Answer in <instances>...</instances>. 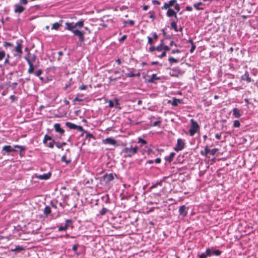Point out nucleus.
Masks as SVG:
<instances>
[{
    "label": "nucleus",
    "instance_id": "1",
    "mask_svg": "<svg viewBox=\"0 0 258 258\" xmlns=\"http://www.w3.org/2000/svg\"><path fill=\"white\" fill-rule=\"evenodd\" d=\"M190 122V127L188 133L190 136L193 137L196 133L199 132L200 125L194 119H191Z\"/></svg>",
    "mask_w": 258,
    "mask_h": 258
},
{
    "label": "nucleus",
    "instance_id": "2",
    "mask_svg": "<svg viewBox=\"0 0 258 258\" xmlns=\"http://www.w3.org/2000/svg\"><path fill=\"white\" fill-rule=\"evenodd\" d=\"M221 251L218 249H214L212 248H207L206 252L202 254L200 258H205L207 256H211L212 255L219 256Z\"/></svg>",
    "mask_w": 258,
    "mask_h": 258
},
{
    "label": "nucleus",
    "instance_id": "3",
    "mask_svg": "<svg viewBox=\"0 0 258 258\" xmlns=\"http://www.w3.org/2000/svg\"><path fill=\"white\" fill-rule=\"evenodd\" d=\"M138 147L135 146V147H125L122 150V153L124 154V157H131L135 154L138 150Z\"/></svg>",
    "mask_w": 258,
    "mask_h": 258
},
{
    "label": "nucleus",
    "instance_id": "4",
    "mask_svg": "<svg viewBox=\"0 0 258 258\" xmlns=\"http://www.w3.org/2000/svg\"><path fill=\"white\" fill-rule=\"evenodd\" d=\"M15 148H19L20 149L21 151H23L25 149L24 147L19 145L14 146V148L12 147L11 146L7 145L3 147L2 151H5L6 153L14 152L16 151Z\"/></svg>",
    "mask_w": 258,
    "mask_h": 258
},
{
    "label": "nucleus",
    "instance_id": "5",
    "mask_svg": "<svg viewBox=\"0 0 258 258\" xmlns=\"http://www.w3.org/2000/svg\"><path fill=\"white\" fill-rule=\"evenodd\" d=\"M114 179V176L112 173L105 174L102 177L101 181L104 182L105 183H108Z\"/></svg>",
    "mask_w": 258,
    "mask_h": 258
},
{
    "label": "nucleus",
    "instance_id": "6",
    "mask_svg": "<svg viewBox=\"0 0 258 258\" xmlns=\"http://www.w3.org/2000/svg\"><path fill=\"white\" fill-rule=\"evenodd\" d=\"M22 48V47L21 42L19 40H18L17 41V46L15 48V50L17 53V54H14L15 56H19V57L21 56V55L23 53Z\"/></svg>",
    "mask_w": 258,
    "mask_h": 258
},
{
    "label": "nucleus",
    "instance_id": "7",
    "mask_svg": "<svg viewBox=\"0 0 258 258\" xmlns=\"http://www.w3.org/2000/svg\"><path fill=\"white\" fill-rule=\"evenodd\" d=\"M66 125L71 129L77 130L80 132H84L83 128L82 126L76 125L70 122H67Z\"/></svg>",
    "mask_w": 258,
    "mask_h": 258
},
{
    "label": "nucleus",
    "instance_id": "8",
    "mask_svg": "<svg viewBox=\"0 0 258 258\" xmlns=\"http://www.w3.org/2000/svg\"><path fill=\"white\" fill-rule=\"evenodd\" d=\"M184 141L181 139H178L177 141L176 146L174 147V149L177 152L181 151L184 148Z\"/></svg>",
    "mask_w": 258,
    "mask_h": 258
},
{
    "label": "nucleus",
    "instance_id": "9",
    "mask_svg": "<svg viewBox=\"0 0 258 258\" xmlns=\"http://www.w3.org/2000/svg\"><path fill=\"white\" fill-rule=\"evenodd\" d=\"M25 59L26 60L28 64L29 62L33 64V62L36 60V56L34 54L28 53V55L25 56Z\"/></svg>",
    "mask_w": 258,
    "mask_h": 258
},
{
    "label": "nucleus",
    "instance_id": "10",
    "mask_svg": "<svg viewBox=\"0 0 258 258\" xmlns=\"http://www.w3.org/2000/svg\"><path fill=\"white\" fill-rule=\"evenodd\" d=\"M188 208L185 205L181 206L179 209V215L182 217H185L187 214Z\"/></svg>",
    "mask_w": 258,
    "mask_h": 258
},
{
    "label": "nucleus",
    "instance_id": "11",
    "mask_svg": "<svg viewBox=\"0 0 258 258\" xmlns=\"http://www.w3.org/2000/svg\"><path fill=\"white\" fill-rule=\"evenodd\" d=\"M176 0H170L167 4L169 7L174 6V9L178 12L180 11V6L179 5L176 3Z\"/></svg>",
    "mask_w": 258,
    "mask_h": 258
},
{
    "label": "nucleus",
    "instance_id": "12",
    "mask_svg": "<svg viewBox=\"0 0 258 258\" xmlns=\"http://www.w3.org/2000/svg\"><path fill=\"white\" fill-rule=\"evenodd\" d=\"M72 32L74 33L75 35L79 37V40L81 42H83L84 41L85 38L83 32L77 29H75L74 31H72Z\"/></svg>",
    "mask_w": 258,
    "mask_h": 258
},
{
    "label": "nucleus",
    "instance_id": "13",
    "mask_svg": "<svg viewBox=\"0 0 258 258\" xmlns=\"http://www.w3.org/2000/svg\"><path fill=\"white\" fill-rule=\"evenodd\" d=\"M15 9L14 12L15 13L21 14L23 13L25 10V8L19 4H16L14 6Z\"/></svg>",
    "mask_w": 258,
    "mask_h": 258
},
{
    "label": "nucleus",
    "instance_id": "14",
    "mask_svg": "<svg viewBox=\"0 0 258 258\" xmlns=\"http://www.w3.org/2000/svg\"><path fill=\"white\" fill-rule=\"evenodd\" d=\"M35 176L37 179H39L47 180L50 177L51 173H44L42 175H36Z\"/></svg>",
    "mask_w": 258,
    "mask_h": 258
},
{
    "label": "nucleus",
    "instance_id": "15",
    "mask_svg": "<svg viewBox=\"0 0 258 258\" xmlns=\"http://www.w3.org/2000/svg\"><path fill=\"white\" fill-rule=\"evenodd\" d=\"M103 143L105 144H109L114 145L116 144V142L115 139L111 138H108L103 140Z\"/></svg>",
    "mask_w": 258,
    "mask_h": 258
},
{
    "label": "nucleus",
    "instance_id": "16",
    "mask_svg": "<svg viewBox=\"0 0 258 258\" xmlns=\"http://www.w3.org/2000/svg\"><path fill=\"white\" fill-rule=\"evenodd\" d=\"M54 128L56 132L59 133L61 135H62L64 133V130L61 128L60 125L59 123H55L54 125Z\"/></svg>",
    "mask_w": 258,
    "mask_h": 258
},
{
    "label": "nucleus",
    "instance_id": "17",
    "mask_svg": "<svg viewBox=\"0 0 258 258\" xmlns=\"http://www.w3.org/2000/svg\"><path fill=\"white\" fill-rule=\"evenodd\" d=\"M78 248H80L81 250H83V248L78 244H74L72 247L73 250L76 253L77 256L80 255L81 250L78 251L77 250Z\"/></svg>",
    "mask_w": 258,
    "mask_h": 258
},
{
    "label": "nucleus",
    "instance_id": "18",
    "mask_svg": "<svg viewBox=\"0 0 258 258\" xmlns=\"http://www.w3.org/2000/svg\"><path fill=\"white\" fill-rule=\"evenodd\" d=\"M168 102L169 103H171V104L174 106H176L182 103V100L176 98H173L172 101H169Z\"/></svg>",
    "mask_w": 258,
    "mask_h": 258
},
{
    "label": "nucleus",
    "instance_id": "19",
    "mask_svg": "<svg viewBox=\"0 0 258 258\" xmlns=\"http://www.w3.org/2000/svg\"><path fill=\"white\" fill-rule=\"evenodd\" d=\"M166 15L168 17H175V18H177L176 13L171 8L168 10Z\"/></svg>",
    "mask_w": 258,
    "mask_h": 258
},
{
    "label": "nucleus",
    "instance_id": "20",
    "mask_svg": "<svg viewBox=\"0 0 258 258\" xmlns=\"http://www.w3.org/2000/svg\"><path fill=\"white\" fill-rule=\"evenodd\" d=\"M74 25H75V24L74 23H66V28L72 32L75 30V28H76V27Z\"/></svg>",
    "mask_w": 258,
    "mask_h": 258
},
{
    "label": "nucleus",
    "instance_id": "21",
    "mask_svg": "<svg viewBox=\"0 0 258 258\" xmlns=\"http://www.w3.org/2000/svg\"><path fill=\"white\" fill-rule=\"evenodd\" d=\"M233 114L235 117L239 118L241 115V111L237 108H234L233 109Z\"/></svg>",
    "mask_w": 258,
    "mask_h": 258
},
{
    "label": "nucleus",
    "instance_id": "22",
    "mask_svg": "<svg viewBox=\"0 0 258 258\" xmlns=\"http://www.w3.org/2000/svg\"><path fill=\"white\" fill-rule=\"evenodd\" d=\"M175 155V153L172 152L170 154V155L168 156H166L165 157V159L166 161L168 162H171L172 161L174 156Z\"/></svg>",
    "mask_w": 258,
    "mask_h": 258
},
{
    "label": "nucleus",
    "instance_id": "23",
    "mask_svg": "<svg viewBox=\"0 0 258 258\" xmlns=\"http://www.w3.org/2000/svg\"><path fill=\"white\" fill-rule=\"evenodd\" d=\"M160 79L159 77H157L155 74H153L151 78L148 80L149 83H154L155 80H158Z\"/></svg>",
    "mask_w": 258,
    "mask_h": 258
},
{
    "label": "nucleus",
    "instance_id": "24",
    "mask_svg": "<svg viewBox=\"0 0 258 258\" xmlns=\"http://www.w3.org/2000/svg\"><path fill=\"white\" fill-rule=\"evenodd\" d=\"M84 20L81 19L78 22L75 23V25H74V26L76 27H76H78L80 28H82L84 26Z\"/></svg>",
    "mask_w": 258,
    "mask_h": 258
},
{
    "label": "nucleus",
    "instance_id": "25",
    "mask_svg": "<svg viewBox=\"0 0 258 258\" xmlns=\"http://www.w3.org/2000/svg\"><path fill=\"white\" fill-rule=\"evenodd\" d=\"M242 79L244 80H246L247 82H251V78L249 76V74L246 72L243 76L242 77Z\"/></svg>",
    "mask_w": 258,
    "mask_h": 258
},
{
    "label": "nucleus",
    "instance_id": "26",
    "mask_svg": "<svg viewBox=\"0 0 258 258\" xmlns=\"http://www.w3.org/2000/svg\"><path fill=\"white\" fill-rule=\"evenodd\" d=\"M203 5V4L202 2H199L196 4H195L194 5V7L198 10H204V8L200 7V6H202Z\"/></svg>",
    "mask_w": 258,
    "mask_h": 258
},
{
    "label": "nucleus",
    "instance_id": "27",
    "mask_svg": "<svg viewBox=\"0 0 258 258\" xmlns=\"http://www.w3.org/2000/svg\"><path fill=\"white\" fill-rule=\"evenodd\" d=\"M29 69L28 70V73L29 74H32L33 73L34 70L35 69V67L34 66L33 64L31 63L30 62H29Z\"/></svg>",
    "mask_w": 258,
    "mask_h": 258
},
{
    "label": "nucleus",
    "instance_id": "28",
    "mask_svg": "<svg viewBox=\"0 0 258 258\" xmlns=\"http://www.w3.org/2000/svg\"><path fill=\"white\" fill-rule=\"evenodd\" d=\"M51 213V209L49 206H46L44 210V213L46 216H47Z\"/></svg>",
    "mask_w": 258,
    "mask_h": 258
},
{
    "label": "nucleus",
    "instance_id": "29",
    "mask_svg": "<svg viewBox=\"0 0 258 258\" xmlns=\"http://www.w3.org/2000/svg\"><path fill=\"white\" fill-rule=\"evenodd\" d=\"M61 25L60 23L56 22L54 23L52 26V29L57 30Z\"/></svg>",
    "mask_w": 258,
    "mask_h": 258
},
{
    "label": "nucleus",
    "instance_id": "30",
    "mask_svg": "<svg viewBox=\"0 0 258 258\" xmlns=\"http://www.w3.org/2000/svg\"><path fill=\"white\" fill-rule=\"evenodd\" d=\"M171 26L172 28H173L174 29V30H175V32L178 31V29H177V26L176 25V23L175 22H174V21L172 22L171 23Z\"/></svg>",
    "mask_w": 258,
    "mask_h": 258
},
{
    "label": "nucleus",
    "instance_id": "31",
    "mask_svg": "<svg viewBox=\"0 0 258 258\" xmlns=\"http://www.w3.org/2000/svg\"><path fill=\"white\" fill-rule=\"evenodd\" d=\"M168 61L171 63H177L179 61L178 59L174 58L173 57H170L168 59Z\"/></svg>",
    "mask_w": 258,
    "mask_h": 258
},
{
    "label": "nucleus",
    "instance_id": "32",
    "mask_svg": "<svg viewBox=\"0 0 258 258\" xmlns=\"http://www.w3.org/2000/svg\"><path fill=\"white\" fill-rule=\"evenodd\" d=\"M52 140V138L51 137L46 135L45 136H44V138L43 139V143L44 144H46L47 142V141L48 140Z\"/></svg>",
    "mask_w": 258,
    "mask_h": 258
},
{
    "label": "nucleus",
    "instance_id": "33",
    "mask_svg": "<svg viewBox=\"0 0 258 258\" xmlns=\"http://www.w3.org/2000/svg\"><path fill=\"white\" fill-rule=\"evenodd\" d=\"M6 56V53L4 50H0V61L3 60Z\"/></svg>",
    "mask_w": 258,
    "mask_h": 258
},
{
    "label": "nucleus",
    "instance_id": "34",
    "mask_svg": "<svg viewBox=\"0 0 258 258\" xmlns=\"http://www.w3.org/2000/svg\"><path fill=\"white\" fill-rule=\"evenodd\" d=\"M210 149H209L208 146H206L205 148V156L207 157H209L208 154L210 153Z\"/></svg>",
    "mask_w": 258,
    "mask_h": 258
},
{
    "label": "nucleus",
    "instance_id": "35",
    "mask_svg": "<svg viewBox=\"0 0 258 258\" xmlns=\"http://www.w3.org/2000/svg\"><path fill=\"white\" fill-rule=\"evenodd\" d=\"M240 126V123L239 120H236L233 122V126L235 127H239Z\"/></svg>",
    "mask_w": 258,
    "mask_h": 258
},
{
    "label": "nucleus",
    "instance_id": "36",
    "mask_svg": "<svg viewBox=\"0 0 258 258\" xmlns=\"http://www.w3.org/2000/svg\"><path fill=\"white\" fill-rule=\"evenodd\" d=\"M61 161L62 162H65L67 164H68L71 162L70 160H67L66 159V156L64 155L62 156V157L61 158Z\"/></svg>",
    "mask_w": 258,
    "mask_h": 258
},
{
    "label": "nucleus",
    "instance_id": "37",
    "mask_svg": "<svg viewBox=\"0 0 258 258\" xmlns=\"http://www.w3.org/2000/svg\"><path fill=\"white\" fill-rule=\"evenodd\" d=\"M218 149L216 148L213 149L212 150H210L209 154H211L213 156H214L216 153L217 152Z\"/></svg>",
    "mask_w": 258,
    "mask_h": 258
},
{
    "label": "nucleus",
    "instance_id": "38",
    "mask_svg": "<svg viewBox=\"0 0 258 258\" xmlns=\"http://www.w3.org/2000/svg\"><path fill=\"white\" fill-rule=\"evenodd\" d=\"M108 211V210L106 208H103L101 211H100V214L101 215H104Z\"/></svg>",
    "mask_w": 258,
    "mask_h": 258
},
{
    "label": "nucleus",
    "instance_id": "39",
    "mask_svg": "<svg viewBox=\"0 0 258 258\" xmlns=\"http://www.w3.org/2000/svg\"><path fill=\"white\" fill-rule=\"evenodd\" d=\"M161 123V121H156L154 122L152 124H151V126H159Z\"/></svg>",
    "mask_w": 258,
    "mask_h": 258
},
{
    "label": "nucleus",
    "instance_id": "40",
    "mask_svg": "<svg viewBox=\"0 0 258 258\" xmlns=\"http://www.w3.org/2000/svg\"><path fill=\"white\" fill-rule=\"evenodd\" d=\"M114 101L115 102V104L114 105L115 107L117 108H119L120 109V107L119 106V100L117 98H115L114 100Z\"/></svg>",
    "mask_w": 258,
    "mask_h": 258
},
{
    "label": "nucleus",
    "instance_id": "41",
    "mask_svg": "<svg viewBox=\"0 0 258 258\" xmlns=\"http://www.w3.org/2000/svg\"><path fill=\"white\" fill-rule=\"evenodd\" d=\"M9 58H10V54H8L7 55V57L6 58L5 61H4V63L5 64H10Z\"/></svg>",
    "mask_w": 258,
    "mask_h": 258
},
{
    "label": "nucleus",
    "instance_id": "42",
    "mask_svg": "<svg viewBox=\"0 0 258 258\" xmlns=\"http://www.w3.org/2000/svg\"><path fill=\"white\" fill-rule=\"evenodd\" d=\"M161 9H162V10H166L167 9L168 10L169 9H170V8L169 7L167 3H165L164 5L161 7Z\"/></svg>",
    "mask_w": 258,
    "mask_h": 258
},
{
    "label": "nucleus",
    "instance_id": "43",
    "mask_svg": "<svg viewBox=\"0 0 258 258\" xmlns=\"http://www.w3.org/2000/svg\"><path fill=\"white\" fill-rule=\"evenodd\" d=\"M54 144H55V142L54 140H52L51 142H49L48 146L50 148H53Z\"/></svg>",
    "mask_w": 258,
    "mask_h": 258
},
{
    "label": "nucleus",
    "instance_id": "44",
    "mask_svg": "<svg viewBox=\"0 0 258 258\" xmlns=\"http://www.w3.org/2000/svg\"><path fill=\"white\" fill-rule=\"evenodd\" d=\"M125 76L127 77H135V74L132 72H130V73L126 74Z\"/></svg>",
    "mask_w": 258,
    "mask_h": 258
},
{
    "label": "nucleus",
    "instance_id": "45",
    "mask_svg": "<svg viewBox=\"0 0 258 258\" xmlns=\"http://www.w3.org/2000/svg\"><path fill=\"white\" fill-rule=\"evenodd\" d=\"M138 142L142 143V144H146L147 143V142L140 138L138 139Z\"/></svg>",
    "mask_w": 258,
    "mask_h": 258
},
{
    "label": "nucleus",
    "instance_id": "46",
    "mask_svg": "<svg viewBox=\"0 0 258 258\" xmlns=\"http://www.w3.org/2000/svg\"><path fill=\"white\" fill-rule=\"evenodd\" d=\"M4 46L5 47H8V46H13V45L12 44H11V43L10 42H5L4 43V44H3Z\"/></svg>",
    "mask_w": 258,
    "mask_h": 258
},
{
    "label": "nucleus",
    "instance_id": "47",
    "mask_svg": "<svg viewBox=\"0 0 258 258\" xmlns=\"http://www.w3.org/2000/svg\"><path fill=\"white\" fill-rule=\"evenodd\" d=\"M35 75L38 77L42 74V71L41 70H39L36 72H34Z\"/></svg>",
    "mask_w": 258,
    "mask_h": 258
},
{
    "label": "nucleus",
    "instance_id": "48",
    "mask_svg": "<svg viewBox=\"0 0 258 258\" xmlns=\"http://www.w3.org/2000/svg\"><path fill=\"white\" fill-rule=\"evenodd\" d=\"M163 50L162 47V44L160 45L159 46H157L156 47V50L158 51H161Z\"/></svg>",
    "mask_w": 258,
    "mask_h": 258
},
{
    "label": "nucleus",
    "instance_id": "49",
    "mask_svg": "<svg viewBox=\"0 0 258 258\" xmlns=\"http://www.w3.org/2000/svg\"><path fill=\"white\" fill-rule=\"evenodd\" d=\"M127 36L125 35H123L119 39V41L120 42H122L125 39H126Z\"/></svg>",
    "mask_w": 258,
    "mask_h": 258
},
{
    "label": "nucleus",
    "instance_id": "50",
    "mask_svg": "<svg viewBox=\"0 0 258 258\" xmlns=\"http://www.w3.org/2000/svg\"><path fill=\"white\" fill-rule=\"evenodd\" d=\"M67 229V226H60L58 228V231H65Z\"/></svg>",
    "mask_w": 258,
    "mask_h": 258
},
{
    "label": "nucleus",
    "instance_id": "51",
    "mask_svg": "<svg viewBox=\"0 0 258 258\" xmlns=\"http://www.w3.org/2000/svg\"><path fill=\"white\" fill-rule=\"evenodd\" d=\"M148 43L150 44H152L153 43V39L151 37L148 36Z\"/></svg>",
    "mask_w": 258,
    "mask_h": 258
},
{
    "label": "nucleus",
    "instance_id": "52",
    "mask_svg": "<svg viewBox=\"0 0 258 258\" xmlns=\"http://www.w3.org/2000/svg\"><path fill=\"white\" fill-rule=\"evenodd\" d=\"M55 145L57 147V148H58L59 149H62V150H63L62 147L61 146V145L60 143L55 142Z\"/></svg>",
    "mask_w": 258,
    "mask_h": 258
},
{
    "label": "nucleus",
    "instance_id": "53",
    "mask_svg": "<svg viewBox=\"0 0 258 258\" xmlns=\"http://www.w3.org/2000/svg\"><path fill=\"white\" fill-rule=\"evenodd\" d=\"M108 103H109L108 106L109 107L112 108L114 106V103L112 100H109Z\"/></svg>",
    "mask_w": 258,
    "mask_h": 258
},
{
    "label": "nucleus",
    "instance_id": "54",
    "mask_svg": "<svg viewBox=\"0 0 258 258\" xmlns=\"http://www.w3.org/2000/svg\"><path fill=\"white\" fill-rule=\"evenodd\" d=\"M20 3L23 5H27L28 3L27 0H20Z\"/></svg>",
    "mask_w": 258,
    "mask_h": 258
},
{
    "label": "nucleus",
    "instance_id": "55",
    "mask_svg": "<svg viewBox=\"0 0 258 258\" xmlns=\"http://www.w3.org/2000/svg\"><path fill=\"white\" fill-rule=\"evenodd\" d=\"M162 48H163V50H164L165 52H166V51H168L170 49V48L169 47V46H168L167 45L164 46L163 47H162Z\"/></svg>",
    "mask_w": 258,
    "mask_h": 258
},
{
    "label": "nucleus",
    "instance_id": "56",
    "mask_svg": "<svg viewBox=\"0 0 258 258\" xmlns=\"http://www.w3.org/2000/svg\"><path fill=\"white\" fill-rule=\"evenodd\" d=\"M166 55V52L163 51L160 55H158V57L159 58H162L163 57L165 56Z\"/></svg>",
    "mask_w": 258,
    "mask_h": 258
},
{
    "label": "nucleus",
    "instance_id": "57",
    "mask_svg": "<svg viewBox=\"0 0 258 258\" xmlns=\"http://www.w3.org/2000/svg\"><path fill=\"white\" fill-rule=\"evenodd\" d=\"M181 52V51L178 50V49H173L172 51H171V53L172 54H174L175 53H180Z\"/></svg>",
    "mask_w": 258,
    "mask_h": 258
},
{
    "label": "nucleus",
    "instance_id": "58",
    "mask_svg": "<svg viewBox=\"0 0 258 258\" xmlns=\"http://www.w3.org/2000/svg\"><path fill=\"white\" fill-rule=\"evenodd\" d=\"M191 45H192L191 47V48L190 49V52L191 53L193 52L194 51V50H195V49H196V46H195V44H192Z\"/></svg>",
    "mask_w": 258,
    "mask_h": 258
},
{
    "label": "nucleus",
    "instance_id": "59",
    "mask_svg": "<svg viewBox=\"0 0 258 258\" xmlns=\"http://www.w3.org/2000/svg\"><path fill=\"white\" fill-rule=\"evenodd\" d=\"M156 50V47L152 46L149 48V51L150 52H153L154 51Z\"/></svg>",
    "mask_w": 258,
    "mask_h": 258
},
{
    "label": "nucleus",
    "instance_id": "60",
    "mask_svg": "<svg viewBox=\"0 0 258 258\" xmlns=\"http://www.w3.org/2000/svg\"><path fill=\"white\" fill-rule=\"evenodd\" d=\"M152 3L154 4V5H159L160 4V3L157 1V0H153L152 1Z\"/></svg>",
    "mask_w": 258,
    "mask_h": 258
},
{
    "label": "nucleus",
    "instance_id": "61",
    "mask_svg": "<svg viewBox=\"0 0 258 258\" xmlns=\"http://www.w3.org/2000/svg\"><path fill=\"white\" fill-rule=\"evenodd\" d=\"M71 222V220H67L66 221V224H65V225L64 226H67V229L68 228V226H69V223H70Z\"/></svg>",
    "mask_w": 258,
    "mask_h": 258
},
{
    "label": "nucleus",
    "instance_id": "62",
    "mask_svg": "<svg viewBox=\"0 0 258 258\" xmlns=\"http://www.w3.org/2000/svg\"><path fill=\"white\" fill-rule=\"evenodd\" d=\"M185 9L187 11H191L192 10V8L190 6H186Z\"/></svg>",
    "mask_w": 258,
    "mask_h": 258
},
{
    "label": "nucleus",
    "instance_id": "63",
    "mask_svg": "<svg viewBox=\"0 0 258 258\" xmlns=\"http://www.w3.org/2000/svg\"><path fill=\"white\" fill-rule=\"evenodd\" d=\"M129 25L133 26L134 24V21L133 20H130L128 22H126Z\"/></svg>",
    "mask_w": 258,
    "mask_h": 258
},
{
    "label": "nucleus",
    "instance_id": "64",
    "mask_svg": "<svg viewBox=\"0 0 258 258\" xmlns=\"http://www.w3.org/2000/svg\"><path fill=\"white\" fill-rule=\"evenodd\" d=\"M87 87L86 85H82L81 86H80V89L81 90H85L86 89Z\"/></svg>",
    "mask_w": 258,
    "mask_h": 258
}]
</instances>
